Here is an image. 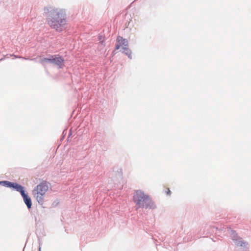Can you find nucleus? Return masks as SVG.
Returning a JSON list of instances; mask_svg holds the SVG:
<instances>
[{"label": "nucleus", "instance_id": "nucleus-1", "mask_svg": "<svg viewBox=\"0 0 251 251\" xmlns=\"http://www.w3.org/2000/svg\"><path fill=\"white\" fill-rule=\"evenodd\" d=\"M47 22L51 28L62 31L67 25L66 13L63 10L53 9L50 12Z\"/></svg>", "mask_w": 251, "mask_h": 251}, {"label": "nucleus", "instance_id": "nucleus-2", "mask_svg": "<svg viewBox=\"0 0 251 251\" xmlns=\"http://www.w3.org/2000/svg\"><path fill=\"white\" fill-rule=\"evenodd\" d=\"M50 187V185L49 182L43 181L33 190V196L39 204H43L44 203Z\"/></svg>", "mask_w": 251, "mask_h": 251}, {"label": "nucleus", "instance_id": "nucleus-3", "mask_svg": "<svg viewBox=\"0 0 251 251\" xmlns=\"http://www.w3.org/2000/svg\"><path fill=\"white\" fill-rule=\"evenodd\" d=\"M133 201L135 203L136 210L140 208L148 207L151 202L149 196L140 190L134 192L133 196Z\"/></svg>", "mask_w": 251, "mask_h": 251}, {"label": "nucleus", "instance_id": "nucleus-4", "mask_svg": "<svg viewBox=\"0 0 251 251\" xmlns=\"http://www.w3.org/2000/svg\"><path fill=\"white\" fill-rule=\"evenodd\" d=\"M0 184H2L4 186L8 187H12L16 189L17 191L20 192L21 195L23 194V193H25L24 187L16 183H12L8 181H0Z\"/></svg>", "mask_w": 251, "mask_h": 251}, {"label": "nucleus", "instance_id": "nucleus-5", "mask_svg": "<svg viewBox=\"0 0 251 251\" xmlns=\"http://www.w3.org/2000/svg\"><path fill=\"white\" fill-rule=\"evenodd\" d=\"M51 60V63L54 64L59 68L63 67L64 60L61 56L58 55H52Z\"/></svg>", "mask_w": 251, "mask_h": 251}, {"label": "nucleus", "instance_id": "nucleus-6", "mask_svg": "<svg viewBox=\"0 0 251 251\" xmlns=\"http://www.w3.org/2000/svg\"><path fill=\"white\" fill-rule=\"evenodd\" d=\"M21 195L28 208H30L32 205V202L30 198L25 193H23Z\"/></svg>", "mask_w": 251, "mask_h": 251}, {"label": "nucleus", "instance_id": "nucleus-7", "mask_svg": "<svg viewBox=\"0 0 251 251\" xmlns=\"http://www.w3.org/2000/svg\"><path fill=\"white\" fill-rule=\"evenodd\" d=\"M117 41L121 46H123V47H127V41L126 39H124L122 37L118 36L117 38Z\"/></svg>", "mask_w": 251, "mask_h": 251}, {"label": "nucleus", "instance_id": "nucleus-8", "mask_svg": "<svg viewBox=\"0 0 251 251\" xmlns=\"http://www.w3.org/2000/svg\"><path fill=\"white\" fill-rule=\"evenodd\" d=\"M123 52H125L129 58H131V52L127 47H123Z\"/></svg>", "mask_w": 251, "mask_h": 251}, {"label": "nucleus", "instance_id": "nucleus-9", "mask_svg": "<svg viewBox=\"0 0 251 251\" xmlns=\"http://www.w3.org/2000/svg\"><path fill=\"white\" fill-rule=\"evenodd\" d=\"M52 55L50 56V58H42L40 60L41 63H44L46 62H50L51 63L52 60Z\"/></svg>", "mask_w": 251, "mask_h": 251}, {"label": "nucleus", "instance_id": "nucleus-10", "mask_svg": "<svg viewBox=\"0 0 251 251\" xmlns=\"http://www.w3.org/2000/svg\"><path fill=\"white\" fill-rule=\"evenodd\" d=\"M166 193L167 195H170L171 192L169 188H167Z\"/></svg>", "mask_w": 251, "mask_h": 251}, {"label": "nucleus", "instance_id": "nucleus-11", "mask_svg": "<svg viewBox=\"0 0 251 251\" xmlns=\"http://www.w3.org/2000/svg\"><path fill=\"white\" fill-rule=\"evenodd\" d=\"M121 46L120 44H118L116 45L115 49L116 50H119Z\"/></svg>", "mask_w": 251, "mask_h": 251}, {"label": "nucleus", "instance_id": "nucleus-12", "mask_svg": "<svg viewBox=\"0 0 251 251\" xmlns=\"http://www.w3.org/2000/svg\"><path fill=\"white\" fill-rule=\"evenodd\" d=\"M14 56L16 58H21V57H18V56H16L15 55H14Z\"/></svg>", "mask_w": 251, "mask_h": 251}, {"label": "nucleus", "instance_id": "nucleus-13", "mask_svg": "<svg viewBox=\"0 0 251 251\" xmlns=\"http://www.w3.org/2000/svg\"><path fill=\"white\" fill-rule=\"evenodd\" d=\"M39 251H41V248H39Z\"/></svg>", "mask_w": 251, "mask_h": 251}, {"label": "nucleus", "instance_id": "nucleus-14", "mask_svg": "<svg viewBox=\"0 0 251 251\" xmlns=\"http://www.w3.org/2000/svg\"><path fill=\"white\" fill-rule=\"evenodd\" d=\"M101 44H103V41H101L100 42Z\"/></svg>", "mask_w": 251, "mask_h": 251}]
</instances>
